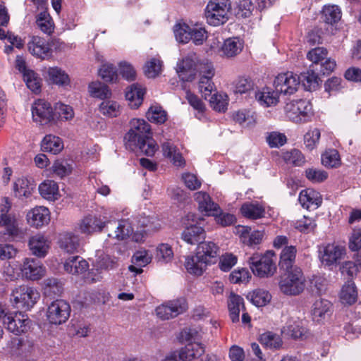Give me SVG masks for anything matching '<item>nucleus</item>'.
Listing matches in <instances>:
<instances>
[{
    "label": "nucleus",
    "instance_id": "nucleus-29",
    "mask_svg": "<svg viewBox=\"0 0 361 361\" xmlns=\"http://www.w3.org/2000/svg\"><path fill=\"white\" fill-rule=\"evenodd\" d=\"M297 248L293 245L285 246L280 254L279 267L282 270H288L294 267Z\"/></svg>",
    "mask_w": 361,
    "mask_h": 361
},
{
    "label": "nucleus",
    "instance_id": "nucleus-31",
    "mask_svg": "<svg viewBox=\"0 0 361 361\" xmlns=\"http://www.w3.org/2000/svg\"><path fill=\"white\" fill-rule=\"evenodd\" d=\"M298 200L302 207L307 209L312 206L317 208L322 204V199L319 194L311 189L302 190L300 192Z\"/></svg>",
    "mask_w": 361,
    "mask_h": 361
},
{
    "label": "nucleus",
    "instance_id": "nucleus-46",
    "mask_svg": "<svg viewBox=\"0 0 361 361\" xmlns=\"http://www.w3.org/2000/svg\"><path fill=\"white\" fill-rule=\"evenodd\" d=\"M357 293L355 283L352 281H348L345 284L341 292V300L343 303L352 305L357 300Z\"/></svg>",
    "mask_w": 361,
    "mask_h": 361
},
{
    "label": "nucleus",
    "instance_id": "nucleus-49",
    "mask_svg": "<svg viewBox=\"0 0 361 361\" xmlns=\"http://www.w3.org/2000/svg\"><path fill=\"white\" fill-rule=\"evenodd\" d=\"M99 112L108 117H116L121 114L120 105L114 101L104 100L99 106Z\"/></svg>",
    "mask_w": 361,
    "mask_h": 361
},
{
    "label": "nucleus",
    "instance_id": "nucleus-41",
    "mask_svg": "<svg viewBox=\"0 0 361 361\" xmlns=\"http://www.w3.org/2000/svg\"><path fill=\"white\" fill-rule=\"evenodd\" d=\"M28 245L32 255L38 257L45 256V238L43 235L37 234L32 236Z\"/></svg>",
    "mask_w": 361,
    "mask_h": 361
},
{
    "label": "nucleus",
    "instance_id": "nucleus-10",
    "mask_svg": "<svg viewBox=\"0 0 361 361\" xmlns=\"http://www.w3.org/2000/svg\"><path fill=\"white\" fill-rule=\"evenodd\" d=\"M38 298V293L32 288L23 285L12 290L11 301L15 307L28 310L36 303Z\"/></svg>",
    "mask_w": 361,
    "mask_h": 361
},
{
    "label": "nucleus",
    "instance_id": "nucleus-63",
    "mask_svg": "<svg viewBox=\"0 0 361 361\" xmlns=\"http://www.w3.org/2000/svg\"><path fill=\"white\" fill-rule=\"evenodd\" d=\"M152 261V256L145 250H137L132 257V262L139 267H145Z\"/></svg>",
    "mask_w": 361,
    "mask_h": 361
},
{
    "label": "nucleus",
    "instance_id": "nucleus-8",
    "mask_svg": "<svg viewBox=\"0 0 361 361\" xmlns=\"http://www.w3.org/2000/svg\"><path fill=\"white\" fill-rule=\"evenodd\" d=\"M12 202L8 197L1 198L0 203V226L5 228V235L14 238L19 235L20 231L14 214H9Z\"/></svg>",
    "mask_w": 361,
    "mask_h": 361
},
{
    "label": "nucleus",
    "instance_id": "nucleus-16",
    "mask_svg": "<svg viewBox=\"0 0 361 361\" xmlns=\"http://www.w3.org/2000/svg\"><path fill=\"white\" fill-rule=\"evenodd\" d=\"M345 255L344 247L334 243L328 244L321 251V260L324 264L331 266L339 263Z\"/></svg>",
    "mask_w": 361,
    "mask_h": 361
},
{
    "label": "nucleus",
    "instance_id": "nucleus-48",
    "mask_svg": "<svg viewBox=\"0 0 361 361\" xmlns=\"http://www.w3.org/2000/svg\"><path fill=\"white\" fill-rule=\"evenodd\" d=\"M161 67L162 61L159 58H151L144 66L145 75L149 78H154L161 73Z\"/></svg>",
    "mask_w": 361,
    "mask_h": 361
},
{
    "label": "nucleus",
    "instance_id": "nucleus-50",
    "mask_svg": "<svg viewBox=\"0 0 361 361\" xmlns=\"http://www.w3.org/2000/svg\"><path fill=\"white\" fill-rule=\"evenodd\" d=\"M331 306V302L326 300L320 299L316 300L313 304L312 310L314 319L319 321L324 318L330 311Z\"/></svg>",
    "mask_w": 361,
    "mask_h": 361
},
{
    "label": "nucleus",
    "instance_id": "nucleus-18",
    "mask_svg": "<svg viewBox=\"0 0 361 361\" xmlns=\"http://www.w3.org/2000/svg\"><path fill=\"white\" fill-rule=\"evenodd\" d=\"M195 200L198 203L199 210L207 216H216L220 207L214 202L210 196L205 192H197L195 194Z\"/></svg>",
    "mask_w": 361,
    "mask_h": 361
},
{
    "label": "nucleus",
    "instance_id": "nucleus-22",
    "mask_svg": "<svg viewBox=\"0 0 361 361\" xmlns=\"http://www.w3.org/2000/svg\"><path fill=\"white\" fill-rule=\"evenodd\" d=\"M204 352L205 348L202 344L191 342L179 350L178 357L182 361H192L201 357Z\"/></svg>",
    "mask_w": 361,
    "mask_h": 361
},
{
    "label": "nucleus",
    "instance_id": "nucleus-55",
    "mask_svg": "<svg viewBox=\"0 0 361 361\" xmlns=\"http://www.w3.org/2000/svg\"><path fill=\"white\" fill-rule=\"evenodd\" d=\"M173 257V252L171 247L166 243H161L156 250V259L161 263H167L170 262Z\"/></svg>",
    "mask_w": 361,
    "mask_h": 361
},
{
    "label": "nucleus",
    "instance_id": "nucleus-42",
    "mask_svg": "<svg viewBox=\"0 0 361 361\" xmlns=\"http://www.w3.org/2000/svg\"><path fill=\"white\" fill-rule=\"evenodd\" d=\"M208 76L205 75L200 77L198 84L200 92L205 99H207L208 96L211 95L215 87L212 81V78L214 76V72L210 68L208 70Z\"/></svg>",
    "mask_w": 361,
    "mask_h": 361
},
{
    "label": "nucleus",
    "instance_id": "nucleus-47",
    "mask_svg": "<svg viewBox=\"0 0 361 361\" xmlns=\"http://www.w3.org/2000/svg\"><path fill=\"white\" fill-rule=\"evenodd\" d=\"M322 18L327 24L336 23L341 18V9L336 5L326 6L322 11Z\"/></svg>",
    "mask_w": 361,
    "mask_h": 361
},
{
    "label": "nucleus",
    "instance_id": "nucleus-62",
    "mask_svg": "<svg viewBox=\"0 0 361 361\" xmlns=\"http://www.w3.org/2000/svg\"><path fill=\"white\" fill-rule=\"evenodd\" d=\"M328 51L324 47H316L310 50L307 55V59L314 63L322 62L326 59Z\"/></svg>",
    "mask_w": 361,
    "mask_h": 361
},
{
    "label": "nucleus",
    "instance_id": "nucleus-7",
    "mask_svg": "<svg viewBox=\"0 0 361 361\" xmlns=\"http://www.w3.org/2000/svg\"><path fill=\"white\" fill-rule=\"evenodd\" d=\"M173 32L176 40L183 44L192 42L196 44H202L208 37L204 28H192L185 23L176 24Z\"/></svg>",
    "mask_w": 361,
    "mask_h": 361
},
{
    "label": "nucleus",
    "instance_id": "nucleus-28",
    "mask_svg": "<svg viewBox=\"0 0 361 361\" xmlns=\"http://www.w3.org/2000/svg\"><path fill=\"white\" fill-rule=\"evenodd\" d=\"M88 267L87 262L78 256L71 257L63 262L64 270L71 274H82L88 269Z\"/></svg>",
    "mask_w": 361,
    "mask_h": 361
},
{
    "label": "nucleus",
    "instance_id": "nucleus-4",
    "mask_svg": "<svg viewBox=\"0 0 361 361\" xmlns=\"http://www.w3.org/2000/svg\"><path fill=\"white\" fill-rule=\"evenodd\" d=\"M281 275L279 286L281 292L286 295L293 296L300 294L305 287V277L302 269L295 266L293 269L283 270Z\"/></svg>",
    "mask_w": 361,
    "mask_h": 361
},
{
    "label": "nucleus",
    "instance_id": "nucleus-14",
    "mask_svg": "<svg viewBox=\"0 0 361 361\" xmlns=\"http://www.w3.org/2000/svg\"><path fill=\"white\" fill-rule=\"evenodd\" d=\"M74 116L73 109L68 105L56 103L52 109L50 104H47V123H56L58 120H71Z\"/></svg>",
    "mask_w": 361,
    "mask_h": 361
},
{
    "label": "nucleus",
    "instance_id": "nucleus-37",
    "mask_svg": "<svg viewBox=\"0 0 361 361\" xmlns=\"http://www.w3.org/2000/svg\"><path fill=\"white\" fill-rule=\"evenodd\" d=\"M32 118L33 122L39 126H44L45 121V100L38 99L32 104Z\"/></svg>",
    "mask_w": 361,
    "mask_h": 361
},
{
    "label": "nucleus",
    "instance_id": "nucleus-19",
    "mask_svg": "<svg viewBox=\"0 0 361 361\" xmlns=\"http://www.w3.org/2000/svg\"><path fill=\"white\" fill-rule=\"evenodd\" d=\"M80 241L81 239L79 235L67 232L59 235L58 244L64 252L73 254L78 252L80 247Z\"/></svg>",
    "mask_w": 361,
    "mask_h": 361
},
{
    "label": "nucleus",
    "instance_id": "nucleus-59",
    "mask_svg": "<svg viewBox=\"0 0 361 361\" xmlns=\"http://www.w3.org/2000/svg\"><path fill=\"white\" fill-rule=\"evenodd\" d=\"M233 119L243 127H250L255 124V119L250 112L246 110H240L233 114Z\"/></svg>",
    "mask_w": 361,
    "mask_h": 361
},
{
    "label": "nucleus",
    "instance_id": "nucleus-64",
    "mask_svg": "<svg viewBox=\"0 0 361 361\" xmlns=\"http://www.w3.org/2000/svg\"><path fill=\"white\" fill-rule=\"evenodd\" d=\"M210 104L212 107L219 112H224L227 109L228 102L226 96L214 94L211 97Z\"/></svg>",
    "mask_w": 361,
    "mask_h": 361
},
{
    "label": "nucleus",
    "instance_id": "nucleus-26",
    "mask_svg": "<svg viewBox=\"0 0 361 361\" xmlns=\"http://www.w3.org/2000/svg\"><path fill=\"white\" fill-rule=\"evenodd\" d=\"M218 251L219 247L214 243L207 241L198 245L196 254L208 265L217 257Z\"/></svg>",
    "mask_w": 361,
    "mask_h": 361
},
{
    "label": "nucleus",
    "instance_id": "nucleus-24",
    "mask_svg": "<svg viewBox=\"0 0 361 361\" xmlns=\"http://www.w3.org/2000/svg\"><path fill=\"white\" fill-rule=\"evenodd\" d=\"M145 93V89L137 83L133 84L127 88L126 98L131 108L137 109L142 104Z\"/></svg>",
    "mask_w": 361,
    "mask_h": 361
},
{
    "label": "nucleus",
    "instance_id": "nucleus-54",
    "mask_svg": "<svg viewBox=\"0 0 361 361\" xmlns=\"http://www.w3.org/2000/svg\"><path fill=\"white\" fill-rule=\"evenodd\" d=\"M71 164L64 159H57L52 166V171L59 177L63 178L68 176L72 171Z\"/></svg>",
    "mask_w": 361,
    "mask_h": 361
},
{
    "label": "nucleus",
    "instance_id": "nucleus-3",
    "mask_svg": "<svg viewBox=\"0 0 361 361\" xmlns=\"http://www.w3.org/2000/svg\"><path fill=\"white\" fill-rule=\"evenodd\" d=\"M215 69L207 59H199L196 54H190L177 63L176 72L179 78L187 82H191L196 78L197 73L200 76H208V70Z\"/></svg>",
    "mask_w": 361,
    "mask_h": 361
},
{
    "label": "nucleus",
    "instance_id": "nucleus-52",
    "mask_svg": "<svg viewBox=\"0 0 361 361\" xmlns=\"http://www.w3.org/2000/svg\"><path fill=\"white\" fill-rule=\"evenodd\" d=\"M64 148L62 139L53 135H47V153L51 154H59Z\"/></svg>",
    "mask_w": 361,
    "mask_h": 361
},
{
    "label": "nucleus",
    "instance_id": "nucleus-58",
    "mask_svg": "<svg viewBox=\"0 0 361 361\" xmlns=\"http://www.w3.org/2000/svg\"><path fill=\"white\" fill-rule=\"evenodd\" d=\"M305 173L306 178L313 183H322L328 178L326 171L314 167L307 169Z\"/></svg>",
    "mask_w": 361,
    "mask_h": 361
},
{
    "label": "nucleus",
    "instance_id": "nucleus-13",
    "mask_svg": "<svg viewBox=\"0 0 361 361\" xmlns=\"http://www.w3.org/2000/svg\"><path fill=\"white\" fill-rule=\"evenodd\" d=\"M71 313V307L63 300L52 302L47 310V319L51 324H61L66 322Z\"/></svg>",
    "mask_w": 361,
    "mask_h": 361
},
{
    "label": "nucleus",
    "instance_id": "nucleus-25",
    "mask_svg": "<svg viewBox=\"0 0 361 361\" xmlns=\"http://www.w3.org/2000/svg\"><path fill=\"white\" fill-rule=\"evenodd\" d=\"M185 268L187 271L195 276H201L207 269V264L197 254L185 257Z\"/></svg>",
    "mask_w": 361,
    "mask_h": 361
},
{
    "label": "nucleus",
    "instance_id": "nucleus-39",
    "mask_svg": "<svg viewBox=\"0 0 361 361\" xmlns=\"http://www.w3.org/2000/svg\"><path fill=\"white\" fill-rule=\"evenodd\" d=\"M149 121L156 124H162L167 120V112L159 104L152 105L146 113Z\"/></svg>",
    "mask_w": 361,
    "mask_h": 361
},
{
    "label": "nucleus",
    "instance_id": "nucleus-40",
    "mask_svg": "<svg viewBox=\"0 0 361 361\" xmlns=\"http://www.w3.org/2000/svg\"><path fill=\"white\" fill-rule=\"evenodd\" d=\"M90 94L100 99L110 98L111 92L109 87L99 81L92 82L88 86Z\"/></svg>",
    "mask_w": 361,
    "mask_h": 361
},
{
    "label": "nucleus",
    "instance_id": "nucleus-57",
    "mask_svg": "<svg viewBox=\"0 0 361 361\" xmlns=\"http://www.w3.org/2000/svg\"><path fill=\"white\" fill-rule=\"evenodd\" d=\"M322 162L324 166L329 168L337 167L340 165V156L336 149L326 151L322 156Z\"/></svg>",
    "mask_w": 361,
    "mask_h": 361
},
{
    "label": "nucleus",
    "instance_id": "nucleus-53",
    "mask_svg": "<svg viewBox=\"0 0 361 361\" xmlns=\"http://www.w3.org/2000/svg\"><path fill=\"white\" fill-rule=\"evenodd\" d=\"M282 157L287 164L296 166H302L305 162L302 152L295 149L283 153Z\"/></svg>",
    "mask_w": 361,
    "mask_h": 361
},
{
    "label": "nucleus",
    "instance_id": "nucleus-32",
    "mask_svg": "<svg viewBox=\"0 0 361 361\" xmlns=\"http://www.w3.org/2000/svg\"><path fill=\"white\" fill-rule=\"evenodd\" d=\"M137 223L146 233L157 231L161 228L159 220L155 215L140 214L137 217Z\"/></svg>",
    "mask_w": 361,
    "mask_h": 361
},
{
    "label": "nucleus",
    "instance_id": "nucleus-60",
    "mask_svg": "<svg viewBox=\"0 0 361 361\" xmlns=\"http://www.w3.org/2000/svg\"><path fill=\"white\" fill-rule=\"evenodd\" d=\"M253 9L254 6L250 0H238L236 16L243 18H248L251 16Z\"/></svg>",
    "mask_w": 361,
    "mask_h": 361
},
{
    "label": "nucleus",
    "instance_id": "nucleus-38",
    "mask_svg": "<svg viewBox=\"0 0 361 361\" xmlns=\"http://www.w3.org/2000/svg\"><path fill=\"white\" fill-rule=\"evenodd\" d=\"M255 83L250 77L239 76L233 82V92L235 94H247L254 90Z\"/></svg>",
    "mask_w": 361,
    "mask_h": 361
},
{
    "label": "nucleus",
    "instance_id": "nucleus-27",
    "mask_svg": "<svg viewBox=\"0 0 361 361\" xmlns=\"http://www.w3.org/2000/svg\"><path fill=\"white\" fill-rule=\"evenodd\" d=\"M279 92L276 89L269 87L263 88L261 91L256 92L255 98L262 106L268 107L275 106L279 102Z\"/></svg>",
    "mask_w": 361,
    "mask_h": 361
},
{
    "label": "nucleus",
    "instance_id": "nucleus-33",
    "mask_svg": "<svg viewBox=\"0 0 361 361\" xmlns=\"http://www.w3.org/2000/svg\"><path fill=\"white\" fill-rule=\"evenodd\" d=\"M44 213L45 207L43 206H37L30 209L26 215L27 224L36 228H42L44 224Z\"/></svg>",
    "mask_w": 361,
    "mask_h": 361
},
{
    "label": "nucleus",
    "instance_id": "nucleus-61",
    "mask_svg": "<svg viewBox=\"0 0 361 361\" xmlns=\"http://www.w3.org/2000/svg\"><path fill=\"white\" fill-rule=\"evenodd\" d=\"M23 80L26 83L27 87L35 94L40 92L41 82L40 78L37 77V74L33 72H30L25 75Z\"/></svg>",
    "mask_w": 361,
    "mask_h": 361
},
{
    "label": "nucleus",
    "instance_id": "nucleus-15",
    "mask_svg": "<svg viewBox=\"0 0 361 361\" xmlns=\"http://www.w3.org/2000/svg\"><path fill=\"white\" fill-rule=\"evenodd\" d=\"M30 323L27 317L20 312L10 313L8 317H5V324L7 329L16 335H19L27 330Z\"/></svg>",
    "mask_w": 361,
    "mask_h": 361
},
{
    "label": "nucleus",
    "instance_id": "nucleus-34",
    "mask_svg": "<svg viewBox=\"0 0 361 361\" xmlns=\"http://www.w3.org/2000/svg\"><path fill=\"white\" fill-rule=\"evenodd\" d=\"M94 267L97 270L110 271L116 269L118 267V259L108 254L101 253L97 255V257L94 262Z\"/></svg>",
    "mask_w": 361,
    "mask_h": 361
},
{
    "label": "nucleus",
    "instance_id": "nucleus-21",
    "mask_svg": "<svg viewBox=\"0 0 361 361\" xmlns=\"http://www.w3.org/2000/svg\"><path fill=\"white\" fill-rule=\"evenodd\" d=\"M35 189V184L25 178H18L13 185L14 196L21 200L32 196Z\"/></svg>",
    "mask_w": 361,
    "mask_h": 361
},
{
    "label": "nucleus",
    "instance_id": "nucleus-36",
    "mask_svg": "<svg viewBox=\"0 0 361 361\" xmlns=\"http://www.w3.org/2000/svg\"><path fill=\"white\" fill-rule=\"evenodd\" d=\"M300 78L305 89L308 91L316 90L322 82L318 74L311 69L302 73Z\"/></svg>",
    "mask_w": 361,
    "mask_h": 361
},
{
    "label": "nucleus",
    "instance_id": "nucleus-20",
    "mask_svg": "<svg viewBox=\"0 0 361 361\" xmlns=\"http://www.w3.org/2000/svg\"><path fill=\"white\" fill-rule=\"evenodd\" d=\"M206 233L204 229L197 224L188 226L181 233V238L188 244L196 245L203 243Z\"/></svg>",
    "mask_w": 361,
    "mask_h": 361
},
{
    "label": "nucleus",
    "instance_id": "nucleus-43",
    "mask_svg": "<svg viewBox=\"0 0 361 361\" xmlns=\"http://www.w3.org/2000/svg\"><path fill=\"white\" fill-rule=\"evenodd\" d=\"M298 319H289L283 327L282 333L293 338H300L303 334V329Z\"/></svg>",
    "mask_w": 361,
    "mask_h": 361
},
{
    "label": "nucleus",
    "instance_id": "nucleus-51",
    "mask_svg": "<svg viewBox=\"0 0 361 361\" xmlns=\"http://www.w3.org/2000/svg\"><path fill=\"white\" fill-rule=\"evenodd\" d=\"M261 343L271 349H278L282 345V340L276 334L268 331L260 336Z\"/></svg>",
    "mask_w": 361,
    "mask_h": 361
},
{
    "label": "nucleus",
    "instance_id": "nucleus-12",
    "mask_svg": "<svg viewBox=\"0 0 361 361\" xmlns=\"http://www.w3.org/2000/svg\"><path fill=\"white\" fill-rule=\"evenodd\" d=\"M188 310L186 300L183 298L170 300L158 306L155 311L158 317L163 320L169 319L183 314Z\"/></svg>",
    "mask_w": 361,
    "mask_h": 361
},
{
    "label": "nucleus",
    "instance_id": "nucleus-11",
    "mask_svg": "<svg viewBox=\"0 0 361 361\" xmlns=\"http://www.w3.org/2000/svg\"><path fill=\"white\" fill-rule=\"evenodd\" d=\"M300 84V78L292 71L278 74L274 81V88L280 94L291 95L295 93Z\"/></svg>",
    "mask_w": 361,
    "mask_h": 361
},
{
    "label": "nucleus",
    "instance_id": "nucleus-5",
    "mask_svg": "<svg viewBox=\"0 0 361 361\" xmlns=\"http://www.w3.org/2000/svg\"><path fill=\"white\" fill-rule=\"evenodd\" d=\"M276 255L267 251L264 255L255 254L249 258V265L253 274L259 277H269L276 271Z\"/></svg>",
    "mask_w": 361,
    "mask_h": 361
},
{
    "label": "nucleus",
    "instance_id": "nucleus-30",
    "mask_svg": "<svg viewBox=\"0 0 361 361\" xmlns=\"http://www.w3.org/2000/svg\"><path fill=\"white\" fill-rule=\"evenodd\" d=\"M243 216L250 219H261L264 216L265 209L258 202H245L240 208Z\"/></svg>",
    "mask_w": 361,
    "mask_h": 361
},
{
    "label": "nucleus",
    "instance_id": "nucleus-9",
    "mask_svg": "<svg viewBox=\"0 0 361 361\" xmlns=\"http://www.w3.org/2000/svg\"><path fill=\"white\" fill-rule=\"evenodd\" d=\"M286 116L296 123H305L312 116V106L305 99L293 100L284 106Z\"/></svg>",
    "mask_w": 361,
    "mask_h": 361
},
{
    "label": "nucleus",
    "instance_id": "nucleus-17",
    "mask_svg": "<svg viewBox=\"0 0 361 361\" xmlns=\"http://www.w3.org/2000/svg\"><path fill=\"white\" fill-rule=\"evenodd\" d=\"M43 264L37 259L25 258L21 266L23 277L29 280H38L44 275Z\"/></svg>",
    "mask_w": 361,
    "mask_h": 361
},
{
    "label": "nucleus",
    "instance_id": "nucleus-1",
    "mask_svg": "<svg viewBox=\"0 0 361 361\" xmlns=\"http://www.w3.org/2000/svg\"><path fill=\"white\" fill-rule=\"evenodd\" d=\"M105 227L108 236L118 240L127 239L133 232V228L128 219L108 221L104 216L102 218L101 215H87L79 224L80 231L87 235L101 232Z\"/></svg>",
    "mask_w": 361,
    "mask_h": 361
},
{
    "label": "nucleus",
    "instance_id": "nucleus-56",
    "mask_svg": "<svg viewBox=\"0 0 361 361\" xmlns=\"http://www.w3.org/2000/svg\"><path fill=\"white\" fill-rule=\"evenodd\" d=\"M99 75L106 82H113L116 81L118 78L116 67L109 63L102 65L101 68L99 69Z\"/></svg>",
    "mask_w": 361,
    "mask_h": 361
},
{
    "label": "nucleus",
    "instance_id": "nucleus-44",
    "mask_svg": "<svg viewBox=\"0 0 361 361\" xmlns=\"http://www.w3.org/2000/svg\"><path fill=\"white\" fill-rule=\"evenodd\" d=\"M250 228L245 226H241L239 232L241 233V238L245 244L249 246H254L259 245L263 238V232L260 231H255L250 235L249 234Z\"/></svg>",
    "mask_w": 361,
    "mask_h": 361
},
{
    "label": "nucleus",
    "instance_id": "nucleus-23",
    "mask_svg": "<svg viewBox=\"0 0 361 361\" xmlns=\"http://www.w3.org/2000/svg\"><path fill=\"white\" fill-rule=\"evenodd\" d=\"M49 79L52 84L66 89L71 87V78L68 74L62 68L55 66L49 68L48 71Z\"/></svg>",
    "mask_w": 361,
    "mask_h": 361
},
{
    "label": "nucleus",
    "instance_id": "nucleus-2",
    "mask_svg": "<svg viewBox=\"0 0 361 361\" xmlns=\"http://www.w3.org/2000/svg\"><path fill=\"white\" fill-rule=\"evenodd\" d=\"M130 128L124 137L126 149L140 151L151 157L157 150V145L152 138L150 125L144 119L133 118L130 121Z\"/></svg>",
    "mask_w": 361,
    "mask_h": 361
},
{
    "label": "nucleus",
    "instance_id": "nucleus-35",
    "mask_svg": "<svg viewBox=\"0 0 361 361\" xmlns=\"http://www.w3.org/2000/svg\"><path fill=\"white\" fill-rule=\"evenodd\" d=\"M162 151L164 155L169 158L175 166H183L185 165V159L172 142H166L163 143Z\"/></svg>",
    "mask_w": 361,
    "mask_h": 361
},
{
    "label": "nucleus",
    "instance_id": "nucleus-6",
    "mask_svg": "<svg viewBox=\"0 0 361 361\" xmlns=\"http://www.w3.org/2000/svg\"><path fill=\"white\" fill-rule=\"evenodd\" d=\"M231 8L230 0H210L205 8L207 22L212 26H219L228 20Z\"/></svg>",
    "mask_w": 361,
    "mask_h": 361
},
{
    "label": "nucleus",
    "instance_id": "nucleus-45",
    "mask_svg": "<svg viewBox=\"0 0 361 361\" xmlns=\"http://www.w3.org/2000/svg\"><path fill=\"white\" fill-rule=\"evenodd\" d=\"M247 298L255 306L263 307L270 302L271 295L267 290L256 289L248 294Z\"/></svg>",
    "mask_w": 361,
    "mask_h": 361
}]
</instances>
